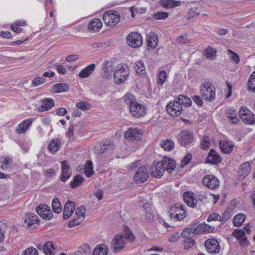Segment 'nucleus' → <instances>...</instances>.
<instances>
[{"label": "nucleus", "mask_w": 255, "mask_h": 255, "mask_svg": "<svg viewBox=\"0 0 255 255\" xmlns=\"http://www.w3.org/2000/svg\"><path fill=\"white\" fill-rule=\"evenodd\" d=\"M38 217L33 213L26 214L24 218V223L26 224V227L31 229L35 228V225H38Z\"/></svg>", "instance_id": "nucleus-21"}, {"label": "nucleus", "mask_w": 255, "mask_h": 255, "mask_svg": "<svg viewBox=\"0 0 255 255\" xmlns=\"http://www.w3.org/2000/svg\"><path fill=\"white\" fill-rule=\"evenodd\" d=\"M115 65L113 62L110 60H105L103 62L101 74L102 77L107 79H110L112 78Z\"/></svg>", "instance_id": "nucleus-8"}, {"label": "nucleus", "mask_w": 255, "mask_h": 255, "mask_svg": "<svg viewBox=\"0 0 255 255\" xmlns=\"http://www.w3.org/2000/svg\"><path fill=\"white\" fill-rule=\"evenodd\" d=\"M86 212V209L84 206H80V207L77 208L76 210V214L78 216V217L83 216L85 218V213Z\"/></svg>", "instance_id": "nucleus-64"}, {"label": "nucleus", "mask_w": 255, "mask_h": 255, "mask_svg": "<svg viewBox=\"0 0 255 255\" xmlns=\"http://www.w3.org/2000/svg\"><path fill=\"white\" fill-rule=\"evenodd\" d=\"M125 230L126 233L116 235L111 242V247L115 252L124 249L126 247L127 241L132 242L134 240V236L129 228L126 226Z\"/></svg>", "instance_id": "nucleus-2"}, {"label": "nucleus", "mask_w": 255, "mask_h": 255, "mask_svg": "<svg viewBox=\"0 0 255 255\" xmlns=\"http://www.w3.org/2000/svg\"><path fill=\"white\" fill-rule=\"evenodd\" d=\"M166 110L167 113L173 117L180 116L183 112L182 107L175 99L167 104Z\"/></svg>", "instance_id": "nucleus-7"}, {"label": "nucleus", "mask_w": 255, "mask_h": 255, "mask_svg": "<svg viewBox=\"0 0 255 255\" xmlns=\"http://www.w3.org/2000/svg\"><path fill=\"white\" fill-rule=\"evenodd\" d=\"M160 162L161 166H162L164 169V172L166 170L169 173H171L176 167L174 160L170 158L165 157Z\"/></svg>", "instance_id": "nucleus-22"}, {"label": "nucleus", "mask_w": 255, "mask_h": 255, "mask_svg": "<svg viewBox=\"0 0 255 255\" xmlns=\"http://www.w3.org/2000/svg\"><path fill=\"white\" fill-rule=\"evenodd\" d=\"M228 53L229 54H231L232 56L230 58L232 61H234L236 64H238L240 62L239 56L236 53L232 51L231 50H228Z\"/></svg>", "instance_id": "nucleus-56"}, {"label": "nucleus", "mask_w": 255, "mask_h": 255, "mask_svg": "<svg viewBox=\"0 0 255 255\" xmlns=\"http://www.w3.org/2000/svg\"><path fill=\"white\" fill-rule=\"evenodd\" d=\"M226 115L231 123L235 124L239 122V120L237 118V112L233 108H228L226 110Z\"/></svg>", "instance_id": "nucleus-35"}, {"label": "nucleus", "mask_w": 255, "mask_h": 255, "mask_svg": "<svg viewBox=\"0 0 255 255\" xmlns=\"http://www.w3.org/2000/svg\"><path fill=\"white\" fill-rule=\"evenodd\" d=\"M202 183L204 186L211 190H216L220 186L219 180L213 174L205 175L202 179Z\"/></svg>", "instance_id": "nucleus-6"}, {"label": "nucleus", "mask_w": 255, "mask_h": 255, "mask_svg": "<svg viewBox=\"0 0 255 255\" xmlns=\"http://www.w3.org/2000/svg\"><path fill=\"white\" fill-rule=\"evenodd\" d=\"M62 173L60 180L65 182L69 179L71 176V171L69 163L66 160L62 161L61 162Z\"/></svg>", "instance_id": "nucleus-16"}, {"label": "nucleus", "mask_w": 255, "mask_h": 255, "mask_svg": "<svg viewBox=\"0 0 255 255\" xmlns=\"http://www.w3.org/2000/svg\"><path fill=\"white\" fill-rule=\"evenodd\" d=\"M200 93L206 102H212L216 98V88L209 81H205L201 84L200 87Z\"/></svg>", "instance_id": "nucleus-3"}, {"label": "nucleus", "mask_w": 255, "mask_h": 255, "mask_svg": "<svg viewBox=\"0 0 255 255\" xmlns=\"http://www.w3.org/2000/svg\"><path fill=\"white\" fill-rule=\"evenodd\" d=\"M108 248L106 245L102 244L97 246L94 249L92 255H107Z\"/></svg>", "instance_id": "nucleus-37"}, {"label": "nucleus", "mask_w": 255, "mask_h": 255, "mask_svg": "<svg viewBox=\"0 0 255 255\" xmlns=\"http://www.w3.org/2000/svg\"><path fill=\"white\" fill-rule=\"evenodd\" d=\"M202 97L198 95H194L192 97V100L196 105L199 107H201L203 105V101Z\"/></svg>", "instance_id": "nucleus-61"}, {"label": "nucleus", "mask_w": 255, "mask_h": 255, "mask_svg": "<svg viewBox=\"0 0 255 255\" xmlns=\"http://www.w3.org/2000/svg\"><path fill=\"white\" fill-rule=\"evenodd\" d=\"M239 115L242 120L246 124L253 125L255 123L254 114L247 107H242L239 111Z\"/></svg>", "instance_id": "nucleus-9"}, {"label": "nucleus", "mask_w": 255, "mask_h": 255, "mask_svg": "<svg viewBox=\"0 0 255 255\" xmlns=\"http://www.w3.org/2000/svg\"><path fill=\"white\" fill-rule=\"evenodd\" d=\"M127 42L130 46L133 48H137L142 45L143 43L142 37L137 32H130L128 35Z\"/></svg>", "instance_id": "nucleus-10"}, {"label": "nucleus", "mask_w": 255, "mask_h": 255, "mask_svg": "<svg viewBox=\"0 0 255 255\" xmlns=\"http://www.w3.org/2000/svg\"><path fill=\"white\" fill-rule=\"evenodd\" d=\"M76 106L83 111H88L91 108L90 104L84 101L77 103Z\"/></svg>", "instance_id": "nucleus-52"}, {"label": "nucleus", "mask_w": 255, "mask_h": 255, "mask_svg": "<svg viewBox=\"0 0 255 255\" xmlns=\"http://www.w3.org/2000/svg\"><path fill=\"white\" fill-rule=\"evenodd\" d=\"M210 144L209 138L207 136H204L203 139L201 140V146L202 149H207Z\"/></svg>", "instance_id": "nucleus-57"}, {"label": "nucleus", "mask_w": 255, "mask_h": 255, "mask_svg": "<svg viewBox=\"0 0 255 255\" xmlns=\"http://www.w3.org/2000/svg\"><path fill=\"white\" fill-rule=\"evenodd\" d=\"M246 219V215L243 213H239L235 215L233 218V224L236 227H240L244 223Z\"/></svg>", "instance_id": "nucleus-42"}, {"label": "nucleus", "mask_w": 255, "mask_h": 255, "mask_svg": "<svg viewBox=\"0 0 255 255\" xmlns=\"http://www.w3.org/2000/svg\"><path fill=\"white\" fill-rule=\"evenodd\" d=\"M175 215V221H182L186 217L187 212L183 207V208H177Z\"/></svg>", "instance_id": "nucleus-46"}, {"label": "nucleus", "mask_w": 255, "mask_h": 255, "mask_svg": "<svg viewBox=\"0 0 255 255\" xmlns=\"http://www.w3.org/2000/svg\"><path fill=\"white\" fill-rule=\"evenodd\" d=\"M134 68L136 72L138 74L142 75L145 73V68L144 63L142 61H137L135 63Z\"/></svg>", "instance_id": "nucleus-44"}, {"label": "nucleus", "mask_w": 255, "mask_h": 255, "mask_svg": "<svg viewBox=\"0 0 255 255\" xmlns=\"http://www.w3.org/2000/svg\"><path fill=\"white\" fill-rule=\"evenodd\" d=\"M193 138V133L189 130H182L178 136L179 142L183 146H185L192 143Z\"/></svg>", "instance_id": "nucleus-13"}, {"label": "nucleus", "mask_w": 255, "mask_h": 255, "mask_svg": "<svg viewBox=\"0 0 255 255\" xmlns=\"http://www.w3.org/2000/svg\"><path fill=\"white\" fill-rule=\"evenodd\" d=\"M103 25L102 21L99 18H94L90 21L88 24V29L91 32H98Z\"/></svg>", "instance_id": "nucleus-27"}, {"label": "nucleus", "mask_w": 255, "mask_h": 255, "mask_svg": "<svg viewBox=\"0 0 255 255\" xmlns=\"http://www.w3.org/2000/svg\"><path fill=\"white\" fill-rule=\"evenodd\" d=\"M16 143L22 148V149L25 152L28 151L30 145V144L25 142L24 141L19 139L16 141Z\"/></svg>", "instance_id": "nucleus-63"}, {"label": "nucleus", "mask_w": 255, "mask_h": 255, "mask_svg": "<svg viewBox=\"0 0 255 255\" xmlns=\"http://www.w3.org/2000/svg\"><path fill=\"white\" fill-rule=\"evenodd\" d=\"M75 209V203L72 201H68L66 202L63 210V219L66 220L68 219L73 214Z\"/></svg>", "instance_id": "nucleus-23"}, {"label": "nucleus", "mask_w": 255, "mask_h": 255, "mask_svg": "<svg viewBox=\"0 0 255 255\" xmlns=\"http://www.w3.org/2000/svg\"><path fill=\"white\" fill-rule=\"evenodd\" d=\"M167 77L166 72L165 70H161L157 76V83L160 85H162L165 81Z\"/></svg>", "instance_id": "nucleus-50"}, {"label": "nucleus", "mask_w": 255, "mask_h": 255, "mask_svg": "<svg viewBox=\"0 0 255 255\" xmlns=\"http://www.w3.org/2000/svg\"><path fill=\"white\" fill-rule=\"evenodd\" d=\"M183 198L188 206L192 208L196 207L197 200L193 192L191 191L185 192L183 194Z\"/></svg>", "instance_id": "nucleus-19"}, {"label": "nucleus", "mask_w": 255, "mask_h": 255, "mask_svg": "<svg viewBox=\"0 0 255 255\" xmlns=\"http://www.w3.org/2000/svg\"><path fill=\"white\" fill-rule=\"evenodd\" d=\"M195 244V241L193 239L190 238L186 239L184 242V248L185 249H188L192 247Z\"/></svg>", "instance_id": "nucleus-62"}, {"label": "nucleus", "mask_w": 255, "mask_h": 255, "mask_svg": "<svg viewBox=\"0 0 255 255\" xmlns=\"http://www.w3.org/2000/svg\"><path fill=\"white\" fill-rule=\"evenodd\" d=\"M45 82V79L41 77H37L32 80L31 87H37L41 84H42Z\"/></svg>", "instance_id": "nucleus-53"}, {"label": "nucleus", "mask_w": 255, "mask_h": 255, "mask_svg": "<svg viewBox=\"0 0 255 255\" xmlns=\"http://www.w3.org/2000/svg\"><path fill=\"white\" fill-rule=\"evenodd\" d=\"M175 99L182 107H189L191 106L192 103V100L189 98L183 95H179L178 97L175 98Z\"/></svg>", "instance_id": "nucleus-36"}, {"label": "nucleus", "mask_w": 255, "mask_h": 255, "mask_svg": "<svg viewBox=\"0 0 255 255\" xmlns=\"http://www.w3.org/2000/svg\"><path fill=\"white\" fill-rule=\"evenodd\" d=\"M221 216L216 213L211 214L209 216L207 219L208 222H211L212 221H221Z\"/></svg>", "instance_id": "nucleus-58"}, {"label": "nucleus", "mask_w": 255, "mask_h": 255, "mask_svg": "<svg viewBox=\"0 0 255 255\" xmlns=\"http://www.w3.org/2000/svg\"><path fill=\"white\" fill-rule=\"evenodd\" d=\"M23 255H38V252L35 248H29L24 251Z\"/></svg>", "instance_id": "nucleus-59"}, {"label": "nucleus", "mask_w": 255, "mask_h": 255, "mask_svg": "<svg viewBox=\"0 0 255 255\" xmlns=\"http://www.w3.org/2000/svg\"><path fill=\"white\" fill-rule=\"evenodd\" d=\"M96 65L91 64L82 69L79 74V76L81 78L88 77L95 70Z\"/></svg>", "instance_id": "nucleus-33"}, {"label": "nucleus", "mask_w": 255, "mask_h": 255, "mask_svg": "<svg viewBox=\"0 0 255 255\" xmlns=\"http://www.w3.org/2000/svg\"><path fill=\"white\" fill-rule=\"evenodd\" d=\"M221 150L225 154H229L231 153L234 147V144L228 140H220L219 143Z\"/></svg>", "instance_id": "nucleus-25"}, {"label": "nucleus", "mask_w": 255, "mask_h": 255, "mask_svg": "<svg viewBox=\"0 0 255 255\" xmlns=\"http://www.w3.org/2000/svg\"><path fill=\"white\" fill-rule=\"evenodd\" d=\"M147 46L149 48H154L157 45L158 39L157 34L150 32L146 37Z\"/></svg>", "instance_id": "nucleus-29"}, {"label": "nucleus", "mask_w": 255, "mask_h": 255, "mask_svg": "<svg viewBox=\"0 0 255 255\" xmlns=\"http://www.w3.org/2000/svg\"><path fill=\"white\" fill-rule=\"evenodd\" d=\"M201 11V6H198L196 4H193L190 7L188 10L187 18L188 19L193 18L196 16L198 15Z\"/></svg>", "instance_id": "nucleus-38"}, {"label": "nucleus", "mask_w": 255, "mask_h": 255, "mask_svg": "<svg viewBox=\"0 0 255 255\" xmlns=\"http://www.w3.org/2000/svg\"><path fill=\"white\" fill-rule=\"evenodd\" d=\"M84 171L85 175L88 177H91L94 174L93 163L91 161L89 160L87 161L85 165Z\"/></svg>", "instance_id": "nucleus-47"}, {"label": "nucleus", "mask_w": 255, "mask_h": 255, "mask_svg": "<svg viewBox=\"0 0 255 255\" xmlns=\"http://www.w3.org/2000/svg\"><path fill=\"white\" fill-rule=\"evenodd\" d=\"M217 52L216 49L211 46H208L203 51L202 54L206 58L214 60L216 58Z\"/></svg>", "instance_id": "nucleus-34"}, {"label": "nucleus", "mask_w": 255, "mask_h": 255, "mask_svg": "<svg viewBox=\"0 0 255 255\" xmlns=\"http://www.w3.org/2000/svg\"><path fill=\"white\" fill-rule=\"evenodd\" d=\"M147 171L148 168L146 166L140 167L133 177L134 180L136 183L145 182L148 177Z\"/></svg>", "instance_id": "nucleus-15"}, {"label": "nucleus", "mask_w": 255, "mask_h": 255, "mask_svg": "<svg viewBox=\"0 0 255 255\" xmlns=\"http://www.w3.org/2000/svg\"><path fill=\"white\" fill-rule=\"evenodd\" d=\"M220 156L214 149H211L208 157L207 161L213 164H218L221 162Z\"/></svg>", "instance_id": "nucleus-31"}, {"label": "nucleus", "mask_w": 255, "mask_h": 255, "mask_svg": "<svg viewBox=\"0 0 255 255\" xmlns=\"http://www.w3.org/2000/svg\"><path fill=\"white\" fill-rule=\"evenodd\" d=\"M160 145L165 150L171 151L174 147V143L171 139H166L162 140Z\"/></svg>", "instance_id": "nucleus-43"}, {"label": "nucleus", "mask_w": 255, "mask_h": 255, "mask_svg": "<svg viewBox=\"0 0 255 255\" xmlns=\"http://www.w3.org/2000/svg\"><path fill=\"white\" fill-rule=\"evenodd\" d=\"M183 205L180 204H176L174 206H172L169 211L170 217L171 219L175 220V215L177 212V208H183Z\"/></svg>", "instance_id": "nucleus-51"}, {"label": "nucleus", "mask_w": 255, "mask_h": 255, "mask_svg": "<svg viewBox=\"0 0 255 255\" xmlns=\"http://www.w3.org/2000/svg\"><path fill=\"white\" fill-rule=\"evenodd\" d=\"M129 75V70L126 65L119 64L116 66L114 72V79L116 83L124 82Z\"/></svg>", "instance_id": "nucleus-4"}, {"label": "nucleus", "mask_w": 255, "mask_h": 255, "mask_svg": "<svg viewBox=\"0 0 255 255\" xmlns=\"http://www.w3.org/2000/svg\"><path fill=\"white\" fill-rule=\"evenodd\" d=\"M52 90L55 93L67 92L69 89V86L66 83H58L52 87Z\"/></svg>", "instance_id": "nucleus-39"}, {"label": "nucleus", "mask_w": 255, "mask_h": 255, "mask_svg": "<svg viewBox=\"0 0 255 255\" xmlns=\"http://www.w3.org/2000/svg\"><path fill=\"white\" fill-rule=\"evenodd\" d=\"M204 245L208 253L215 255L219 253L220 247L217 240L213 238L208 239L205 241Z\"/></svg>", "instance_id": "nucleus-11"}, {"label": "nucleus", "mask_w": 255, "mask_h": 255, "mask_svg": "<svg viewBox=\"0 0 255 255\" xmlns=\"http://www.w3.org/2000/svg\"><path fill=\"white\" fill-rule=\"evenodd\" d=\"M36 211L37 214L43 219L50 220L53 217V213L49 206L45 204H40L38 205Z\"/></svg>", "instance_id": "nucleus-14"}, {"label": "nucleus", "mask_w": 255, "mask_h": 255, "mask_svg": "<svg viewBox=\"0 0 255 255\" xmlns=\"http://www.w3.org/2000/svg\"><path fill=\"white\" fill-rule=\"evenodd\" d=\"M207 227L208 225L206 224H200L194 228L193 233L194 234L201 233L204 232Z\"/></svg>", "instance_id": "nucleus-55"}, {"label": "nucleus", "mask_w": 255, "mask_h": 255, "mask_svg": "<svg viewBox=\"0 0 255 255\" xmlns=\"http://www.w3.org/2000/svg\"><path fill=\"white\" fill-rule=\"evenodd\" d=\"M232 236L238 240L242 246L246 247L248 245L249 242L244 230L236 229L233 232Z\"/></svg>", "instance_id": "nucleus-17"}, {"label": "nucleus", "mask_w": 255, "mask_h": 255, "mask_svg": "<svg viewBox=\"0 0 255 255\" xmlns=\"http://www.w3.org/2000/svg\"><path fill=\"white\" fill-rule=\"evenodd\" d=\"M234 207L233 206H228L221 216V222H225L231 218L234 213Z\"/></svg>", "instance_id": "nucleus-40"}, {"label": "nucleus", "mask_w": 255, "mask_h": 255, "mask_svg": "<svg viewBox=\"0 0 255 255\" xmlns=\"http://www.w3.org/2000/svg\"><path fill=\"white\" fill-rule=\"evenodd\" d=\"M34 119L29 118L21 122L15 128V132L19 134L24 133L32 125Z\"/></svg>", "instance_id": "nucleus-20"}, {"label": "nucleus", "mask_w": 255, "mask_h": 255, "mask_svg": "<svg viewBox=\"0 0 255 255\" xmlns=\"http://www.w3.org/2000/svg\"><path fill=\"white\" fill-rule=\"evenodd\" d=\"M103 19L107 25L113 26L119 22L120 17L117 11L109 10L104 13Z\"/></svg>", "instance_id": "nucleus-5"}, {"label": "nucleus", "mask_w": 255, "mask_h": 255, "mask_svg": "<svg viewBox=\"0 0 255 255\" xmlns=\"http://www.w3.org/2000/svg\"><path fill=\"white\" fill-rule=\"evenodd\" d=\"M159 4L165 9H170L180 6L181 2L175 0H160Z\"/></svg>", "instance_id": "nucleus-28"}, {"label": "nucleus", "mask_w": 255, "mask_h": 255, "mask_svg": "<svg viewBox=\"0 0 255 255\" xmlns=\"http://www.w3.org/2000/svg\"><path fill=\"white\" fill-rule=\"evenodd\" d=\"M52 210L55 213L59 214L62 211V205L59 200L57 198H54L52 202Z\"/></svg>", "instance_id": "nucleus-45"}, {"label": "nucleus", "mask_w": 255, "mask_h": 255, "mask_svg": "<svg viewBox=\"0 0 255 255\" xmlns=\"http://www.w3.org/2000/svg\"><path fill=\"white\" fill-rule=\"evenodd\" d=\"M41 105L37 107V110L40 112H44L51 109L54 106L53 100L49 98H45L41 100Z\"/></svg>", "instance_id": "nucleus-26"}, {"label": "nucleus", "mask_w": 255, "mask_h": 255, "mask_svg": "<svg viewBox=\"0 0 255 255\" xmlns=\"http://www.w3.org/2000/svg\"><path fill=\"white\" fill-rule=\"evenodd\" d=\"M161 162L154 161L151 167V175L152 177L159 178L164 173V169L161 166Z\"/></svg>", "instance_id": "nucleus-18"}, {"label": "nucleus", "mask_w": 255, "mask_h": 255, "mask_svg": "<svg viewBox=\"0 0 255 255\" xmlns=\"http://www.w3.org/2000/svg\"><path fill=\"white\" fill-rule=\"evenodd\" d=\"M43 251L46 255H54L56 253V248L52 242L48 241L43 245Z\"/></svg>", "instance_id": "nucleus-32"}, {"label": "nucleus", "mask_w": 255, "mask_h": 255, "mask_svg": "<svg viewBox=\"0 0 255 255\" xmlns=\"http://www.w3.org/2000/svg\"><path fill=\"white\" fill-rule=\"evenodd\" d=\"M247 89L251 93H255V71L249 77L247 82Z\"/></svg>", "instance_id": "nucleus-41"}, {"label": "nucleus", "mask_w": 255, "mask_h": 255, "mask_svg": "<svg viewBox=\"0 0 255 255\" xmlns=\"http://www.w3.org/2000/svg\"><path fill=\"white\" fill-rule=\"evenodd\" d=\"M168 16V13L166 12H157L154 15V18L156 20L164 19Z\"/></svg>", "instance_id": "nucleus-54"}, {"label": "nucleus", "mask_w": 255, "mask_h": 255, "mask_svg": "<svg viewBox=\"0 0 255 255\" xmlns=\"http://www.w3.org/2000/svg\"><path fill=\"white\" fill-rule=\"evenodd\" d=\"M125 103L128 105L131 114L136 118H142L146 114V107L137 103L133 96L130 93H127L123 98Z\"/></svg>", "instance_id": "nucleus-1"}, {"label": "nucleus", "mask_w": 255, "mask_h": 255, "mask_svg": "<svg viewBox=\"0 0 255 255\" xmlns=\"http://www.w3.org/2000/svg\"><path fill=\"white\" fill-rule=\"evenodd\" d=\"M192 158V156L191 154H188L184 158L181 160V167H184L189 163Z\"/></svg>", "instance_id": "nucleus-60"}, {"label": "nucleus", "mask_w": 255, "mask_h": 255, "mask_svg": "<svg viewBox=\"0 0 255 255\" xmlns=\"http://www.w3.org/2000/svg\"><path fill=\"white\" fill-rule=\"evenodd\" d=\"M124 135L128 141H139L142 138L143 134L141 129L131 128L126 131Z\"/></svg>", "instance_id": "nucleus-12"}, {"label": "nucleus", "mask_w": 255, "mask_h": 255, "mask_svg": "<svg viewBox=\"0 0 255 255\" xmlns=\"http://www.w3.org/2000/svg\"><path fill=\"white\" fill-rule=\"evenodd\" d=\"M251 169V163L249 162H246L239 166L238 175L242 179L245 178L250 173Z\"/></svg>", "instance_id": "nucleus-24"}, {"label": "nucleus", "mask_w": 255, "mask_h": 255, "mask_svg": "<svg viewBox=\"0 0 255 255\" xmlns=\"http://www.w3.org/2000/svg\"><path fill=\"white\" fill-rule=\"evenodd\" d=\"M84 180V178L80 175H76L70 182L71 187L75 188L79 186Z\"/></svg>", "instance_id": "nucleus-48"}, {"label": "nucleus", "mask_w": 255, "mask_h": 255, "mask_svg": "<svg viewBox=\"0 0 255 255\" xmlns=\"http://www.w3.org/2000/svg\"><path fill=\"white\" fill-rule=\"evenodd\" d=\"M84 220L83 216L78 217L77 218L71 220L68 224L69 228H73L80 224Z\"/></svg>", "instance_id": "nucleus-49"}, {"label": "nucleus", "mask_w": 255, "mask_h": 255, "mask_svg": "<svg viewBox=\"0 0 255 255\" xmlns=\"http://www.w3.org/2000/svg\"><path fill=\"white\" fill-rule=\"evenodd\" d=\"M61 145V140L59 138H55L50 141L48 148L50 152L54 153L59 150Z\"/></svg>", "instance_id": "nucleus-30"}]
</instances>
